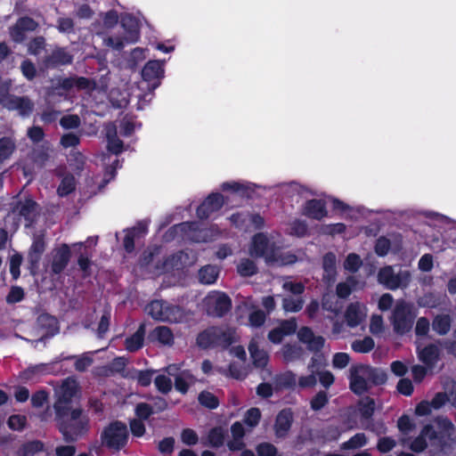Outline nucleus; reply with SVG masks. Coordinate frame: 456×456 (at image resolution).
Wrapping results in <instances>:
<instances>
[{
  "label": "nucleus",
  "instance_id": "52",
  "mask_svg": "<svg viewBox=\"0 0 456 456\" xmlns=\"http://www.w3.org/2000/svg\"><path fill=\"white\" fill-rule=\"evenodd\" d=\"M224 432L221 428H213L208 436V443L214 447H219L224 444Z\"/></svg>",
  "mask_w": 456,
  "mask_h": 456
},
{
  "label": "nucleus",
  "instance_id": "36",
  "mask_svg": "<svg viewBox=\"0 0 456 456\" xmlns=\"http://www.w3.org/2000/svg\"><path fill=\"white\" fill-rule=\"evenodd\" d=\"M233 439L228 443V447L232 451L240 450L243 446L242 437L245 430L240 422H235L231 428Z\"/></svg>",
  "mask_w": 456,
  "mask_h": 456
},
{
  "label": "nucleus",
  "instance_id": "7",
  "mask_svg": "<svg viewBox=\"0 0 456 456\" xmlns=\"http://www.w3.org/2000/svg\"><path fill=\"white\" fill-rule=\"evenodd\" d=\"M77 391V384L72 379H67L56 390L57 401L54 404L56 415L60 418L65 414V411H69L71 399L76 395Z\"/></svg>",
  "mask_w": 456,
  "mask_h": 456
},
{
  "label": "nucleus",
  "instance_id": "16",
  "mask_svg": "<svg viewBox=\"0 0 456 456\" xmlns=\"http://www.w3.org/2000/svg\"><path fill=\"white\" fill-rule=\"evenodd\" d=\"M5 90L0 91V103L9 110H18L21 115H26L32 110V103L27 98L4 94Z\"/></svg>",
  "mask_w": 456,
  "mask_h": 456
},
{
  "label": "nucleus",
  "instance_id": "43",
  "mask_svg": "<svg viewBox=\"0 0 456 456\" xmlns=\"http://www.w3.org/2000/svg\"><path fill=\"white\" fill-rule=\"evenodd\" d=\"M437 424L439 435L441 437H451L454 433V425L452 422L444 417H437L435 419Z\"/></svg>",
  "mask_w": 456,
  "mask_h": 456
},
{
  "label": "nucleus",
  "instance_id": "14",
  "mask_svg": "<svg viewBox=\"0 0 456 456\" xmlns=\"http://www.w3.org/2000/svg\"><path fill=\"white\" fill-rule=\"evenodd\" d=\"M113 164L115 167L110 171L108 170L102 179H100L98 176H87L86 178L85 183L82 187L83 192L86 196L91 197L95 195L105 186L107 183L114 178L113 169L118 168V160L116 159Z\"/></svg>",
  "mask_w": 456,
  "mask_h": 456
},
{
  "label": "nucleus",
  "instance_id": "33",
  "mask_svg": "<svg viewBox=\"0 0 456 456\" xmlns=\"http://www.w3.org/2000/svg\"><path fill=\"white\" fill-rule=\"evenodd\" d=\"M363 284H361L354 277H349L346 281L339 282L337 285V295L340 298L347 297L353 291L362 288Z\"/></svg>",
  "mask_w": 456,
  "mask_h": 456
},
{
  "label": "nucleus",
  "instance_id": "12",
  "mask_svg": "<svg viewBox=\"0 0 456 456\" xmlns=\"http://www.w3.org/2000/svg\"><path fill=\"white\" fill-rule=\"evenodd\" d=\"M396 333L403 334L410 330L412 325L411 306L404 301H398L390 317Z\"/></svg>",
  "mask_w": 456,
  "mask_h": 456
},
{
  "label": "nucleus",
  "instance_id": "37",
  "mask_svg": "<svg viewBox=\"0 0 456 456\" xmlns=\"http://www.w3.org/2000/svg\"><path fill=\"white\" fill-rule=\"evenodd\" d=\"M219 275V269L216 265H206L199 271L200 281L203 284L210 285L216 281Z\"/></svg>",
  "mask_w": 456,
  "mask_h": 456
},
{
  "label": "nucleus",
  "instance_id": "28",
  "mask_svg": "<svg viewBox=\"0 0 456 456\" xmlns=\"http://www.w3.org/2000/svg\"><path fill=\"white\" fill-rule=\"evenodd\" d=\"M18 456H49L45 444L37 440L22 444L18 450Z\"/></svg>",
  "mask_w": 456,
  "mask_h": 456
},
{
  "label": "nucleus",
  "instance_id": "21",
  "mask_svg": "<svg viewBox=\"0 0 456 456\" xmlns=\"http://www.w3.org/2000/svg\"><path fill=\"white\" fill-rule=\"evenodd\" d=\"M444 393H437L431 400L434 410H439L446 402H451L456 407V383L448 381L444 385Z\"/></svg>",
  "mask_w": 456,
  "mask_h": 456
},
{
  "label": "nucleus",
  "instance_id": "5",
  "mask_svg": "<svg viewBox=\"0 0 456 456\" xmlns=\"http://www.w3.org/2000/svg\"><path fill=\"white\" fill-rule=\"evenodd\" d=\"M236 338L235 331L230 328L212 327L201 332L197 338V343L203 348L212 346H226Z\"/></svg>",
  "mask_w": 456,
  "mask_h": 456
},
{
  "label": "nucleus",
  "instance_id": "3",
  "mask_svg": "<svg viewBox=\"0 0 456 456\" xmlns=\"http://www.w3.org/2000/svg\"><path fill=\"white\" fill-rule=\"evenodd\" d=\"M146 311L154 320L159 322H180L184 319V313L181 307L163 300L151 302Z\"/></svg>",
  "mask_w": 456,
  "mask_h": 456
},
{
  "label": "nucleus",
  "instance_id": "1",
  "mask_svg": "<svg viewBox=\"0 0 456 456\" xmlns=\"http://www.w3.org/2000/svg\"><path fill=\"white\" fill-rule=\"evenodd\" d=\"M56 418L60 430L67 440H75L86 429L87 419L81 416L80 410L71 408L69 411L66 410L61 418L57 415Z\"/></svg>",
  "mask_w": 456,
  "mask_h": 456
},
{
  "label": "nucleus",
  "instance_id": "4",
  "mask_svg": "<svg viewBox=\"0 0 456 456\" xmlns=\"http://www.w3.org/2000/svg\"><path fill=\"white\" fill-rule=\"evenodd\" d=\"M37 215L36 203L31 200L20 202L17 207L8 214L5 219V225L10 231L15 232L20 223L24 222L25 227H28L34 222Z\"/></svg>",
  "mask_w": 456,
  "mask_h": 456
},
{
  "label": "nucleus",
  "instance_id": "61",
  "mask_svg": "<svg viewBox=\"0 0 456 456\" xmlns=\"http://www.w3.org/2000/svg\"><path fill=\"white\" fill-rule=\"evenodd\" d=\"M249 217V214L248 212H237L232 214L229 219L232 224L236 227L246 228L247 220Z\"/></svg>",
  "mask_w": 456,
  "mask_h": 456
},
{
  "label": "nucleus",
  "instance_id": "59",
  "mask_svg": "<svg viewBox=\"0 0 456 456\" xmlns=\"http://www.w3.org/2000/svg\"><path fill=\"white\" fill-rule=\"evenodd\" d=\"M308 368H309L311 373L309 375L301 376L298 379V386L300 387H303V388L313 387L314 386H315V384L317 382L316 376L314 373V365L313 364L309 365Z\"/></svg>",
  "mask_w": 456,
  "mask_h": 456
},
{
  "label": "nucleus",
  "instance_id": "2",
  "mask_svg": "<svg viewBox=\"0 0 456 456\" xmlns=\"http://www.w3.org/2000/svg\"><path fill=\"white\" fill-rule=\"evenodd\" d=\"M128 437L126 425L120 421H114L103 428L101 442L108 449L118 452L126 446Z\"/></svg>",
  "mask_w": 456,
  "mask_h": 456
},
{
  "label": "nucleus",
  "instance_id": "39",
  "mask_svg": "<svg viewBox=\"0 0 456 456\" xmlns=\"http://www.w3.org/2000/svg\"><path fill=\"white\" fill-rule=\"evenodd\" d=\"M323 278L327 281H333L336 276V256L333 253H328L323 256Z\"/></svg>",
  "mask_w": 456,
  "mask_h": 456
},
{
  "label": "nucleus",
  "instance_id": "20",
  "mask_svg": "<svg viewBox=\"0 0 456 456\" xmlns=\"http://www.w3.org/2000/svg\"><path fill=\"white\" fill-rule=\"evenodd\" d=\"M70 257V249L68 245L62 244L52 252L51 268L54 273H61L67 266Z\"/></svg>",
  "mask_w": 456,
  "mask_h": 456
},
{
  "label": "nucleus",
  "instance_id": "17",
  "mask_svg": "<svg viewBox=\"0 0 456 456\" xmlns=\"http://www.w3.org/2000/svg\"><path fill=\"white\" fill-rule=\"evenodd\" d=\"M164 74V62L151 61L143 68L142 76L146 82H149L151 88L155 89L159 85V79Z\"/></svg>",
  "mask_w": 456,
  "mask_h": 456
},
{
  "label": "nucleus",
  "instance_id": "32",
  "mask_svg": "<svg viewBox=\"0 0 456 456\" xmlns=\"http://www.w3.org/2000/svg\"><path fill=\"white\" fill-rule=\"evenodd\" d=\"M248 351L256 367L264 368L266 366L269 360L268 354L263 349L258 348V346L255 340H252L249 343Z\"/></svg>",
  "mask_w": 456,
  "mask_h": 456
},
{
  "label": "nucleus",
  "instance_id": "45",
  "mask_svg": "<svg viewBox=\"0 0 456 456\" xmlns=\"http://www.w3.org/2000/svg\"><path fill=\"white\" fill-rule=\"evenodd\" d=\"M368 439L362 433H358L351 437L348 441L345 442L341 445L343 450L358 449L366 445Z\"/></svg>",
  "mask_w": 456,
  "mask_h": 456
},
{
  "label": "nucleus",
  "instance_id": "63",
  "mask_svg": "<svg viewBox=\"0 0 456 456\" xmlns=\"http://www.w3.org/2000/svg\"><path fill=\"white\" fill-rule=\"evenodd\" d=\"M397 427L402 434L408 435L414 429L415 424L410 417L404 415L398 419Z\"/></svg>",
  "mask_w": 456,
  "mask_h": 456
},
{
  "label": "nucleus",
  "instance_id": "57",
  "mask_svg": "<svg viewBox=\"0 0 456 456\" xmlns=\"http://www.w3.org/2000/svg\"><path fill=\"white\" fill-rule=\"evenodd\" d=\"M385 330L383 318L380 315L374 314L370 318V331L373 335H379Z\"/></svg>",
  "mask_w": 456,
  "mask_h": 456
},
{
  "label": "nucleus",
  "instance_id": "50",
  "mask_svg": "<svg viewBox=\"0 0 456 456\" xmlns=\"http://www.w3.org/2000/svg\"><path fill=\"white\" fill-rule=\"evenodd\" d=\"M76 182L75 178L72 175H65L59 187H58V194L61 197L68 195L75 190Z\"/></svg>",
  "mask_w": 456,
  "mask_h": 456
},
{
  "label": "nucleus",
  "instance_id": "22",
  "mask_svg": "<svg viewBox=\"0 0 456 456\" xmlns=\"http://www.w3.org/2000/svg\"><path fill=\"white\" fill-rule=\"evenodd\" d=\"M302 215L315 220H321L327 216L325 203L321 200H307L302 207Z\"/></svg>",
  "mask_w": 456,
  "mask_h": 456
},
{
  "label": "nucleus",
  "instance_id": "55",
  "mask_svg": "<svg viewBox=\"0 0 456 456\" xmlns=\"http://www.w3.org/2000/svg\"><path fill=\"white\" fill-rule=\"evenodd\" d=\"M361 265H362V259L358 255H356L354 253L349 254L344 263V268L346 271H349L352 273L356 272L360 268Z\"/></svg>",
  "mask_w": 456,
  "mask_h": 456
},
{
  "label": "nucleus",
  "instance_id": "60",
  "mask_svg": "<svg viewBox=\"0 0 456 456\" xmlns=\"http://www.w3.org/2000/svg\"><path fill=\"white\" fill-rule=\"evenodd\" d=\"M199 401L202 405L210 409H214L218 405L217 398L209 392L200 393L199 395Z\"/></svg>",
  "mask_w": 456,
  "mask_h": 456
},
{
  "label": "nucleus",
  "instance_id": "6",
  "mask_svg": "<svg viewBox=\"0 0 456 456\" xmlns=\"http://www.w3.org/2000/svg\"><path fill=\"white\" fill-rule=\"evenodd\" d=\"M377 382L375 370L365 365L353 366L350 369V388L362 395L368 390L371 383Z\"/></svg>",
  "mask_w": 456,
  "mask_h": 456
},
{
  "label": "nucleus",
  "instance_id": "15",
  "mask_svg": "<svg viewBox=\"0 0 456 456\" xmlns=\"http://www.w3.org/2000/svg\"><path fill=\"white\" fill-rule=\"evenodd\" d=\"M368 314L367 306L360 302H354L348 305L345 312L346 324L354 328L364 322Z\"/></svg>",
  "mask_w": 456,
  "mask_h": 456
},
{
  "label": "nucleus",
  "instance_id": "19",
  "mask_svg": "<svg viewBox=\"0 0 456 456\" xmlns=\"http://www.w3.org/2000/svg\"><path fill=\"white\" fill-rule=\"evenodd\" d=\"M37 325L40 340L45 338L53 337L59 332L58 321L48 314H40L37 317Z\"/></svg>",
  "mask_w": 456,
  "mask_h": 456
},
{
  "label": "nucleus",
  "instance_id": "31",
  "mask_svg": "<svg viewBox=\"0 0 456 456\" xmlns=\"http://www.w3.org/2000/svg\"><path fill=\"white\" fill-rule=\"evenodd\" d=\"M221 189L224 191H231L240 197H248L253 191L250 183L237 181L225 182L222 183Z\"/></svg>",
  "mask_w": 456,
  "mask_h": 456
},
{
  "label": "nucleus",
  "instance_id": "51",
  "mask_svg": "<svg viewBox=\"0 0 456 456\" xmlns=\"http://www.w3.org/2000/svg\"><path fill=\"white\" fill-rule=\"evenodd\" d=\"M302 348L297 346L286 345L282 347L281 354L285 361L290 362L299 358L302 354Z\"/></svg>",
  "mask_w": 456,
  "mask_h": 456
},
{
  "label": "nucleus",
  "instance_id": "41",
  "mask_svg": "<svg viewBox=\"0 0 456 456\" xmlns=\"http://www.w3.org/2000/svg\"><path fill=\"white\" fill-rule=\"evenodd\" d=\"M194 382V376L190 371L184 370L175 378V388L182 393H186L189 387Z\"/></svg>",
  "mask_w": 456,
  "mask_h": 456
},
{
  "label": "nucleus",
  "instance_id": "54",
  "mask_svg": "<svg viewBox=\"0 0 456 456\" xmlns=\"http://www.w3.org/2000/svg\"><path fill=\"white\" fill-rule=\"evenodd\" d=\"M322 307L327 311L337 314L339 312L341 305L333 295L326 294L322 298Z\"/></svg>",
  "mask_w": 456,
  "mask_h": 456
},
{
  "label": "nucleus",
  "instance_id": "9",
  "mask_svg": "<svg viewBox=\"0 0 456 456\" xmlns=\"http://www.w3.org/2000/svg\"><path fill=\"white\" fill-rule=\"evenodd\" d=\"M204 307L207 313L212 316H223L232 306L230 297L221 291H211L204 298Z\"/></svg>",
  "mask_w": 456,
  "mask_h": 456
},
{
  "label": "nucleus",
  "instance_id": "62",
  "mask_svg": "<svg viewBox=\"0 0 456 456\" xmlns=\"http://www.w3.org/2000/svg\"><path fill=\"white\" fill-rule=\"evenodd\" d=\"M155 386L161 393H167L172 388V381L165 375H159L155 379Z\"/></svg>",
  "mask_w": 456,
  "mask_h": 456
},
{
  "label": "nucleus",
  "instance_id": "53",
  "mask_svg": "<svg viewBox=\"0 0 456 456\" xmlns=\"http://www.w3.org/2000/svg\"><path fill=\"white\" fill-rule=\"evenodd\" d=\"M14 151V143L9 138L0 139V162L8 159Z\"/></svg>",
  "mask_w": 456,
  "mask_h": 456
},
{
  "label": "nucleus",
  "instance_id": "23",
  "mask_svg": "<svg viewBox=\"0 0 456 456\" xmlns=\"http://www.w3.org/2000/svg\"><path fill=\"white\" fill-rule=\"evenodd\" d=\"M297 324L294 319L284 321L281 325L272 330L268 334V338L274 344L281 342L285 336L293 334L297 330Z\"/></svg>",
  "mask_w": 456,
  "mask_h": 456
},
{
  "label": "nucleus",
  "instance_id": "18",
  "mask_svg": "<svg viewBox=\"0 0 456 456\" xmlns=\"http://www.w3.org/2000/svg\"><path fill=\"white\" fill-rule=\"evenodd\" d=\"M224 204V198L220 193L210 194L198 208L197 215L200 218H208Z\"/></svg>",
  "mask_w": 456,
  "mask_h": 456
},
{
  "label": "nucleus",
  "instance_id": "27",
  "mask_svg": "<svg viewBox=\"0 0 456 456\" xmlns=\"http://www.w3.org/2000/svg\"><path fill=\"white\" fill-rule=\"evenodd\" d=\"M419 361L427 365L428 368H433L439 359V350L436 345H428L423 348L417 347Z\"/></svg>",
  "mask_w": 456,
  "mask_h": 456
},
{
  "label": "nucleus",
  "instance_id": "11",
  "mask_svg": "<svg viewBox=\"0 0 456 456\" xmlns=\"http://www.w3.org/2000/svg\"><path fill=\"white\" fill-rule=\"evenodd\" d=\"M122 26L126 30L124 38L119 37H108L104 39V44L107 46L114 49H121L126 44L134 43L139 38L138 24L135 20L131 17L122 19Z\"/></svg>",
  "mask_w": 456,
  "mask_h": 456
},
{
  "label": "nucleus",
  "instance_id": "58",
  "mask_svg": "<svg viewBox=\"0 0 456 456\" xmlns=\"http://www.w3.org/2000/svg\"><path fill=\"white\" fill-rule=\"evenodd\" d=\"M304 301L300 298L286 297L283 299V308L286 312H298L302 309Z\"/></svg>",
  "mask_w": 456,
  "mask_h": 456
},
{
  "label": "nucleus",
  "instance_id": "29",
  "mask_svg": "<svg viewBox=\"0 0 456 456\" xmlns=\"http://www.w3.org/2000/svg\"><path fill=\"white\" fill-rule=\"evenodd\" d=\"M297 337L302 343L307 345L310 350H319L322 347L324 343V340L322 337L315 336L313 331L306 327H304L298 330Z\"/></svg>",
  "mask_w": 456,
  "mask_h": 456
},
{
  "label": "nucleus",
  "instance_id": "64",
  "mask_svg": "<svg viewBox=\"0 0 456 456\" xmlns=\"http://www.w3.org/2000/svg\"><path fill=\"white\" fill-rule=\"evenodd\" d=\"M395 445L396 442L394 438L385 436L379 439L377 448L380 452L386 453L390 452Z\"/></svg>",
  "mask_w": 456,
  "mask_h": 456
},
{
  "label": "nucleus",
  "instance_id": "25",
  "mask_svg": "<svg viewBox=\"0 0 456 456\" xmlns=\"http://www.w3.org/2000/svg\"><path fill=\"white\" fill-rule=\"evenodd\" d=\"M175 230L185 232L190 240L197 242L207 241L214 237L212 234H208L209 231L199 230L197 224L193 223L181 224L175 227Z\"/></svg>",
  "mask_w": 456,
  "mask_h": 456
},
{
  "label": "nucleus",
  "instance_id": "34",
  "mask_svg": "<svg viewBox=\"0 0 456 456\" xmlns=\"http://www.w3.org/2000/svg\"><path fill=\"white\" fill-rule=\"evenodd\" d=\"M151 338L154 341L165 346H172L174 343V335L172 330L166 326H159L155 328L151 333Z\"/></svg>",
  "mask_w": 456,
  "mask_h": 456
},
{
  "label": "nucleus",
  "instance_id": "10",
  "mask_svg": "<svg viewBox=\"0 0 456 456\" xmlns=\"http://www.w3.org/2000/svg\"><path fill=\"white\" fill-rule=\"evenodd\" d=\"M411 280L408 271L395 273L391 266H386L379 272L378 281L389 289L407 287Z\"/></svg>",
  "mask_w": 456,
  "mask_h": 456
},
{
  "label": "nucleus",
  "instance_id": "47",
  "mask_svg": "<svg viewBox=\"0 0 456 456\" xmlns=\"http://www.w3.org/2000/svg\"><path fill=\"white\" fill-rule=\"evenodd\" d=\"M237 271L241 276L254 275L257 267L253 260L242 258L237 265Z\"/></svg>",
  "mask_w": 456,
  "mask_h": 456
},
{
  "label": "nucleus",
  "instance_id": "44",
  "mask_svg": "<svg viewBox=\"0 0 456 456\" xmlns=\"http://www.w3.org/2000/svg\"><path fill=\"white\" fill-rule=\"evenodd\" d=\"M374 346V340L370 337H365L362 339L354 340L351 347L356 353L365 354L371 351Z\"/></svg>",
  "mask_w": 456,
  "mask_h": 456
},
{
  "label": "nucleus",
  "instance_id": "56",
  "mask_svg": "<svg viewBox=\"0 0 456 456\" xmlns=\"http://www.w3.org/2000/svg\"><path fill=\"white\" fill-rule=\"evenodd\" d=\"M297 381L296 375L290 371L286 372L276 378V386L278 387H290L295 386Z\"/></svg>",
  "mask_w": 456,
  "mask_h": 456
},
{
  "label": "nucleus",
  "instance_id": "38",
  "mask_svg": "<svg viewBox=\"0 0 456 456\" xmlns=\"http://www.w3.org/2000/svg\"><path fill=\"white\" fill-rule=\"evenodd\" d=\"M144 333V326L141 325L134 334L126 339V349L129 352H134L141 348L143 344Z\"/></svg>",
  "mask_w": 456,
  "mask_h": 456
},
{
  "label": "nucleus",
  "instance_id": "46",
  "mask_svg": "<svg viewBox=\"0 0 456 456\" xmlns=\"http://www.w3.org/2000/svg\"><path fill=\"white\" fill-rule=\"evenodd\" d=\"M283 191L289 197L292 198H306L307 195L311 193L310 191L297 183H291L285 185Z\"/></svg>",
  "mask_w": 456,
  "mask_h": 456
},
{
  "label": "nucleus",
  "instance_id": "30",
  "mask_svg": "<svg viewBox=\"0 0 456 456\" xmlns=\"http://www.w3.org/2000/svg\"><path fill=\"white\" fill-rule=\"evenodd\" d=\"M292 423V413L289 410L281 411L277 418L274 426L275 434L278 437H284L291 426Z\"/></svg>",
  "mask_w": 456,
  "mask_h": 456
},
{
  "label": "nucleus",
  "instance_id": "26",
  "mask_svg": "<svg viewBox=\"0 0 456 456\" xmlns=\"http://www.w3.org/2000/svg\"><path fill=\"white\" fill-rule=\"evenodd\" d=\"M37 24L31 18L20 19L11 30V37L16 42H21L24 39L25 31H32L36 29Z\"/></svg>",
  "mask_w": 456,
  "mask_h": 456
},
{
  "label": "nucleus",
  "instance_id": "40",
  "mask_svg": "<svg viewBox=\"0 0 456 456\" xmlns=\"http://www.w3.org/2000/svg\"><path fill=\"white\" fill-rule=\"evenodd\" d=\"M108 149L114 154H118L123 150L122 142L116 136V128L114 126H107Z\"/></svg>",
  "mask_w": 456,
  "mask_h": 456
},
{
  "label": "nucleus",
  "instance_id": "42",
  "mask_svg": "<svg viewBox=\"0 0 456 456\" xmlns=\"http://www.w3.org/2000/svg\"><path fill=\"white\" fill-rule=\"evenodd\" d=\"M433 330L439 335H445L451 328V318L449 315H437L433 321Z\"/></svg>",
  "mask_w": 456,
  "mask_h": 456
},
{
  "label": "nucleus",
  "instance_id": "49",
  "mask_svg": "<svg viewBox=\"0 0 456 456\" xmlns=\"http://www.w3.org/2000/svg\"><path fill=\"white\" fill-rule=\"evenodd\" d=\"M145 232L144 228H134L131 230H127L126 232V235L124 238V247L127 252H131L134 249V240L140 234H143Z\"/></svg>",
  "mask_w": 456,
  "mask_h": 456
},
{
  "label": "nucleus",
  "instance_id": "35",
  "mask_svg": "<svg viewBox=\"0 0 456 456\" xmlns=\"http://www.w3.org/2000/svg\"><path fill=\"white\" fill-rule=\"evenodd\" d=\"M297 257L295 254L289 251H282L275 246L273 251V259L268 262L269 265H286L297 262Z\"/></svg>",
  "mask_w": 456,
  "mask_h": 456
},
{
  "label": "nucleus",
  "instance_id": "8",
  "mask_svg": "<svg viewBox=\"0 0 456 456\" xmlns=\"http://www.w3.org/2000/svg\"><path fill=\"white\" fill-rule=\"evenodd\" d=\"M274 242L265 233H257L253 236L248 247V254L254 257H263L268 264L273 259Z\"/></svg>",
  "mask_w": 456,
  "mask_h": 456
},
{
  "label": "nucleus",
  "instance_id": "13",
  "mask_svg": "<svg viewBox=\"0 0 456 456\" xmlns=\"http://www.w3.org/2000/svg\"><path fill=\"white\" fill-rule=\"evenodd\" d=\"M375 410V403L370 397L362 398L358 404L357 410L354 411V420L348 425L349 428L361 427L369 428V420Z\"/></svg>",
  "mask_w": 456,
  "mask_h": 456
},
{
  "label": "nucleus",
  "instance_id": "48",
  "mask_svg": "<svg viewBox=\"0 0 456 456\" xmlns=\"http://www.w3.org/2000/svg\"><path fill=\"white\" fill-rule=\"evenodd\" d=\"M308 231L307 224L305 221L295 219L289 224L288 232L297 237H304Z\"/></svg>",
  "mask_w": 456,
  "mask_h": 456
},
{
  "label": "nucleus",
  "instance_id": "24",
  "mask_svg": "<svg viewBox=\"0 0 456 456\" xmlns=\"http://www.w3.org/2000/svg\"><path fill=\"white\" fill-rule=\"evenodd\" d=\"M437 437L434 428L428 424L423 427L419 435L411 443L410 448L416 452L424 451L428 446V439L433 440Z\"/></svg>",
  "mask_w": 456,
  "mask_h": 456
}]
</instances>
